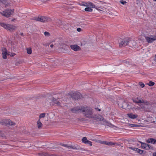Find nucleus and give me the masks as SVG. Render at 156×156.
<instances>
[{
    "label": "nucleus",
    "mask_w": 156,
    "mask_h": 156,
    "mask_svg": "<svg viewBox=\"0 0 156 156\" xmlns=\"http://www.w3.org/2000/svg\"><path fill=\"white\" fill-rule=\"evenodd\" d=\"M87 144H89L90 146H91L92 145V142L88 140V141L87 142Z\"/></svg>",
    "instance_id": "c9c22d12"
},
{
    "label": "nucleus",
    "mask_w": 156,
    "mask_h": 156,
    "mask_svg": "<svg viewBox=\"0 0 156 156\" xmlns=\"http://www.w3.org/2000/svg\"><path fill=\"white\" fill-rule=\"evenodd\" d=\"M155 139L150 138L148 140L147 142L148 143H152L154 144Z\"/></svg>",
    "instance_id": "4be33fe9"
},
{
    "label": "nucleus",
    "mask_w": 156,
    "mask_h": 156,
    "mask_svg": "<svg viewBox=\"0 0 156 156\" xmlns=\"http://www.w3.org/2000/svg\"><path fill=\"white\" fill-rule=\"evenodd\" d=\"M6 0H0V2L2 3H4L6 2Z\"/></svg>",
    "instance_id": "4c0bfd02"
},
{
    "label": "nucleus",
    "mask_w": 156,
    "mask_h": 156,
    "mask_svg": "<svg viewBox=\"0 0 156 156\" xmlns=\"http://www.w3.org/2000/svg\"><path fill=\"white\" fill-rule=\"evenodd\" d=\"M69 94L72 98L75 99H77L80 97V95L79 93H76L74 91L70 92Z\"/></svg>",
    "instance_id": "f8f14e48"
},
{
    "label": "nucleus",
    "mask_w": 156,
    "mask_h": 156,
    "mask_svg": "<svg viewBox=\"0 0 156 156\" xmlns=\"http://www.w3.org/2000/svg\"><path fill=\"white\" fill-rule=\"evenodd\" d=\"M139 84L142 88L144 87L145 86L144 84L142 82H139Z\"/></svg>",
    "instance_id": "2f4dec72"
},
{
    "label": "nucleus",
    "mask_w": 156,
    "mask_h": 156,
    "mask_svg": "<svg viewBox=\"0 0 156 156\" xmlns=\"http://www.w3.org/2000/svg\"><path fill=\"white\" fill-rule=\"evenodd\" d=\"M127 115L129 117L132 119H135L138 117L137 115L134 114L132 113L128 114Z\"/></svg>",
    "instance_id": "aec40b11"
},
{
    "label": "nucleus",
    "mask_w": 156,
    "mask_h": 156,
    "mask_svg": "<svg viewBox=\"0 0 156 156\" xmlns=\"http://www.w3.org/2000/svg\"><path fill=\"white\" fill-rule=\"evenodd\" d=\"M141 144V147L142 148L144 149L148 150L150 149L151 148V147L150 146L149 144L142 142H140Z\"/></svg>",
    "instance_id": "dca6fc26"
},
{
    "label": "nucleus",
    "mask_w": 156,
    "mask_h": 156,
    "mask_svg": "<svg viewBox=\"0 0 156 156\" xmlns=\"http://www.w3.org/2000/svg\"><path fill=\"white\" fill-rule=\"evenodd\" d=\"M53 46H54V45H53V44H51V45H50V47H51V48H53Z\"/></svg>",
    "instance_id": "79ce46f5"
},
{
    "label": "nucleus",
    "mask_w": 156,
    "mask_h": 156,
    "mask_svg": "<svg viewBox=\"0 0 156 156\" xmlns=\"http://www.w3.org/2000/svg\"><path fill=\"white\" fill-rule=\"evenodd\" d=\"M56 22L60 26H61L62 24V23L60 20H57Z\"/></svg>",
    "instance_id": "72a5a7b5"
},
{
    "label": "nucleus",
    "mask_w": 156,
    "mask_h": 156,
    "mask_svg": "<svg viewBox=\"0 0 156 156\" xmlns=\"http://www.w3.org/2000/svg\"><path fill=\"white\" fill-rule=\"evenodd\" d=\"M129 148L130 149L132 150H133L135 151L136 152H137V150L138 149V148H136V147H129Z\"/></svg>",
    "instance_id": "c85d7f7f"
},
{
    "label": "nucleus",
    "mask_w": 156,
    "mask_h": 156,
    "mask_svg": "<svg viewBox=\"0 0 156 156\" xmlns=\"http://www.w3.org/2000/svg\"><path fill=\"white\" fill-rule=\"evenodd\" d=\"M92 7H88L85 8V10L87 12H91L93 11Z\"/></svg>",
    "instance_id": "412c9836"
},
{
    "label": "nucleus",
    "mask_w": 156,
    "mask_h": 156,
    "mask_svg": "<svg viewBox=\"0 0 156 156\" xmlns=\"http://www.w3.org/2000/svg\"><path fill=\"white\" fill-rule=\"evenodd\" d=\"M153 156H156V152L154 153H153Z\"/></svg>",
    "instance_id": "a19ab883"
},
{
    "label": "nucleus",
    "mask_w": 156,
    "mask_h": 156,
    "mask_svg": "<svg viewBox=\"0 0 156 156\" xmlns=\"http://www.w3.org/2000/svg\"><path fill=\"white\" fill-rule=\"evenodd\" d=\"M39 156H46V155L43 153H39Z\"/></svg>",
    "instance_id": "e433bc0d"
},
{
    "label": "nucleus",
    "mask_w": 156,
    "mask_h": 156,
    "mask_svg": "<svg viewBox=\"0 0 156 156\" xmlns=\"http://www.w3.org/2000/svg\"><path fill=\"white\" fill-rule=\"evenodd\" d=\"M93 118L98 121H103V123L104 125L105 126L111 127L113 126V125L110 122H109L107 121L102 116L100 115H97L94 116V117Z\"/></svg>",
    "instance_id": "f03ea898"
},
{
    "label": "nucleus",
    "mask_w": 156,
    "mask_h": 156,
    "mask_svg": "<svg viewBox=\"0 0 156 156\" xmlns=\"http://www.w3.org/2000/svg\"><path fill=\"white\" fill-rule=\"evenodd\" d=\"M154 1H156V0H153Z\"/></svg>",
    "instance_id": "09e8293b"
},
{
    "label": "nucleus",
    "mask_w": 156,
    "mask_h": 156,
    "mask_svg": "<svg viewBox=\"0 0 156 156\" xmlns=\"http://www.w3.org/2000/svg\"><path fill=\"white\" fill-rule=\"evenodd\" d=\"M14 19L13 20H12L13 21H14Z\"/></svg>",
    "instance_id": "8fccbe9b"
},
{
    "label": "nucleus",
    "mask_w": 156,
    "mask_h": 156,
    "mask_svg": "<svg viewBox=\"0 0 156 156\" xmlns=\"http://www.w3.org/2000/svg\"><path fill=\"white\" fill-rule=\"evenodd\" d=\"M62 146H63L64 147H66L67 148L69 149H79V147H72V146H68L66 144H62Z\"/></svg>",
    "instance_id": "6ab92c4d"
},
{
    "label": "nucleus",
    "mask_w": 156,
    "mask_h": 156,
    "mask_svg": "<svg viewBox=\"0 0 156 156\" xmlns=\"http://www.w3.org/2000/svg\"><path fill=\"white\" fill-rule=\"evenodd\" d=\"M117 128H118V129L119 128V127H117Z\"/></svg>",
    "instance_id": "3c124183"
},
{
    "label": "nucleus",
    "mask_w": 156,
    "mask_h": 156,
    "mask_svg": "<svg viewBox=\"0 0 156 156\" xmlns=\"http://www.w3.org/2000/svg\"><path fill=\"white\" fill-rule=\"evenodd\" d=\"M136 152H138L140 154H142L143 153V151L138 148Z\"/></svg>",
    "instance_id": "473e14b6"
},
{
    "label": "nucleus",
    "mask_w": 156,
    "mask_h": 156,
    "mask_svg": "<svg viewBox=\"0 0 156 156\" xmlns=\"http://www.w3.org/2000/svg\"><path fill=\"white\" fill-rule=\"evenodd\" d=\"M35 20L42 22H48L51 21V19L49 17L44 16H39L35 18Z\"/></svg>",
    "instance_id": "0eeeda50"
},
{
    "label": "nucleus",
    "mask_w": 156,
    "mask_h": 156,
    "mask_svg": "<svg viewBox=\"0 0 156 156\" xmlns=\"http://www.w3.org/2000/svg\"><path fill=\"white\" fill-rule=\"evenodd\" d=\"M120 2L123 5H124L126 3V1L123 0L121 1Z\"/></svg>",
    "instance_id": "f704fd0d"
},
{
    "label": "nucleus",
    "mask_w": 156,
    "mask_h": 156,
    "mask_svg": "<svg viewBox=\"0 0 156 156\" xmlns=\"http://www.w3.org/2000/svg\"><path fill=\"white\" fill-rule=\"evenodd\" d=\"M156 144V139H155L154 141V144Z\"/></svg>",
    "instance_id": "37998d69"
},
{
    "label": "nucleus",
    "mask_w": 156,
    "mask_h": 156,
    "mask_svg": "<svg viewBox=\"0 0 156 156\" xmlns=\"http://www.w3.org/2000/svg\"><path fill=\"white\" fill-rule=\"evenodd\" d=\"M79 4L81 6H83L86 7L90 6L92 8H95L96 9L95 7V6L90 2H81L79 3Z\"/></svg>",
    "instance_id": "9b49d317"
},
{
    "label": "nucleus",
    "mask_w": 156,
    "mask_h": 156,
    "mask_svg": "<svg viewBox=\"0 0 156 156\" xmlns=\"http://www.w3.org/2000/svg\"><path fill=\"white\" fill-rule=\"evenodd\" d=\"M70 48L75 51H77L80 50L81 48L77 44H72L70 46Z\"/></svg>",
    "instance_id": "4468645a"
},
{
    "label": "nucleus",
    "mask_w": 156,
    "mask_h": 156,
    "mask_svg": "<svg viewBox=\"0 0 156 156\" xmlns=\"http://www.w3.org/2000/svg\"><path fill=\"white\" fill-rule=\"evenodd\" d=\"M37 127H41L42 124L40 122V119H39L37 122Z\"/></svg>",
    "instance_id": "393cba45"
},
{
    "label": "nucleus",
    "mask_w": 156,
    "mask_h": 156,
    "mask_svg": "<svg viewBox=\"0 0 156 156\" xmlns=\"http://www.w3.org/2000/svg\"><path fill=\"white\" fill-rule=\"evenodd\" d=\"M44 34L45 36L47 37H48L50 35V33L47 31H45L44 32Z\"/></svg>",
    "instance_id": "c756f323"
},
{
    "label": "nucleus",
    "mask_w": 156,
    "mask_h": 156,
    "mask_svg": "<svg viewBox=\"0 0 156 156\" xmlns=\"http://www.w3.org/2000/svg\"><path fill=\"white\" fill-rule=\"evenodd\" d=\"M97 142L101 144H106L109 146H112L114 145V144L112 142H107L106 141H103L98 140Z\"/></svg>",
    "instance_id": "2eb2a0df"
},
{
    "label": "nucleus",
    "mask_w": 156,
    "mask_h": 156,
    "mask_svg": "<svg viewBox=\"0 0 156 156\" xmlns=\"http://www.w3.org/2000/svg\"><path fill=\"white\" fill-rule=\"evenodd\" d=\"M82 108L81 107H75L71 109V110L72 112L73 113H76L77 112H81V108Z\"/></svg>",
    "instance_id": "f3484780"
},
{
    "label": "nucleus",
    "mask_w": 156,
    "mask_h": 156,
    "mask_svg": "<svg viewBox=\"0 0 156 156\" xmlns=\"http://www.w3.org/2000/svg\"><path fill=\"white\" fill-rule=\"evenodd\" d=\"M2 55L3 58L4 59L7 58V55H10L11 56H13L15 55V54L14 53H11V54H10L9 52V53H7V50L5 48L2 49Z\"/></svg>",
    "instance_id": "9d476101"
},
{
    "label": "nucleus",
    "mask_w": 156,
    "mask_h": 156,
    "mask_svg": "<svg viewBox=\"0 0 156 156\" xmlns=\"http://www.w3.org/2000/svg\"><path fill=\"white\" fill-rule=\"evenodd\" d=\"M97 109H98V111H100L101 110L100 109L98 108H97Z\"/></svg>",
    "instance_id": "49530a36"
},
{
    "label": "nucleus",
    "mask_w": 156,
    "mask_h": 156,
    "mask_svg": "<svg viewBox=\"0 0 156 156\" xmlns=\"http://www.w3.org/2000/svg\"><path fill=\"white\" fill-rule=\"evenodd\" d=\"M132 104L131 103H129L127 104L124 100H120L118 101V105L120 108H127L128 109H133L134 108L133 107L131 106Z\"/></svg>",
    "instance_id": "7ed1b4c3"
},
{
    "label": "nucleus",
    "mask_w": 156,
    "mask_h": 156,
    "mask_svg": "<svg viewBox=\"0 0 156 156\" xmlns=\"http://www.w3.org/2000/svg\"><path fill=\"white\" fill-rule=\"evenodd\" d=\"M20 35L22 36H23V33H21V34H20Z\"/></svg>",
    "instance_id": "de8ad7c7"
},
{
    "label": "nucleus",
    "mask_w": 156,
    "mask_h": 156,
    "mask_svg": "<svg viewBox=\"0 0 156 156\" xmlns=\"http://www.w3.org/2000/svg\"><path fill=\"white\" fill-rule=\"evenodd\" d=\"M142 103H144V105H150V104L149 102L146 101H144L143 100V102H142Z\"/></svg>",
    "instance_id": "cd10ccee"
},
{
    "label": "nucleus",
    "mask_w": 156,
    "mask_h": 156,
    "mask_svg": "<svg viewBox=\"0 0 156 156\" xmlns=\"http://www.w3.org/2000/svg\"><path fill=\"white\" fill-rule=\"evenodd\" d=\"M133 102L136 103H142L143 102V100L142 98L139 99V98L133 99Z\"/></svg>",
    "instance_id": "a211bd4d"
},
{
    "label": "nucleus",
    "mask_w": 156,
    "mask_h": 156,
    "mask_svg": "<svg viewBox=\"0 0 156 156\" xmlns=\"http://www.w3.org/2000/svg\"><path fill=\"white\" fill-rule=\"evenodd\" d=\"M77 30L78 32H80L81 30V29L80 28H78L77 29Z\"/></svg>",
    "instance_id": "58836bf2"
},
{
    "label": "nucleus",
    "mask_w": 156,
    "mask_h": 156,
    "mask_svg": "<svg viewBox=\"0 0 156 156\" xmlns=\"http://www.w3.org/2000/svg\"><path fill=\"white\" fill-rule=\"evenodd\" d=\"M155 83L154 82H152L151 81H150L148 83H147V84L150 86H153Z\"/></svg>",
    "instance_id": "a878e982"
},
{
    "label": "nucleus",
    "mask_w": 156,
    "mask_h": 156,
    "mask_svg": "<svg viewBox=\"0 0 156 156\" xmlns=\"http://www.w3.org/2000/svg\"><path fill=\"white\" fill-rule=\"evenodd\" d=\"M130 42L131 43H135L133 41H131L130 39L128 38L123 39L119 43V46L120 47L125 46L128 45Z\"/></svg>",
    "instance_id": "6e6552de"
},
{
    "label": "nucleus",
    "mask_w": 156,
    "mask_h": 156,
    "mask_svg": "<svg viewBox=\"0 0 156 156\" xmlns=\"http://www.w3.org/2000/svg\"><path fill=\"white\" fill-rule=\"evenodd\" d=\"M145 38L147 42L148 43H152L155 41L152 35L150 36H145Z\"/></svg>",
    "instance_id": "ddd939ff"
},
{
    "label": "nucleus",
    "mask_w": 156,
    "mask_h": 156,
    "mask_svg": "<svg viewBox=\"0 0 156 156\" xmlns=\"http://www.w3.org/2000/svg\"><path fill=\"white\" fill-rule=\"evenodd\" d=\"M153 36L155 40H156V32L155 33V35H153Z\"/></svg>",
    "instance_id": "ea45409f"
},
{
    "label": "nucleus",
    "mask_w": 156,
    "mask_h": 156,
    "mask_svg": "<svg viewBox=\"0 0 156 156\" xmlns=\"http://www.w3.org/2000/svg\"><path fill=\"white\" fill-rule=\"evenodd\" d=\"M146 111H150V109H146Z\"/></svg>",
    "instance_id": "a18cd8bd"
},
{
    "label": "nucleus",
    "mask_w": 156,
    "mask_h": 156,
    "mask_svg": "<svg viewBox=\"0 0 156 156\" xmlns=\"http://www.w3.org/2000/svg\"><path fill=\"white\" fill-rule=\"evenodd\" d=\"M129 126L130 127H140V126H139V125H135L134 126L133 124H130L129 125ZM143 126H141V127H143Z\"/></svg>",
    "instance_id": "7c9ffc66"
},
{
    "label": "nucleus",
    "mask_w": 156,
    "mask_h": 156,
    "mask_svg": "<svg viewBox=\"0 0 156 156\" xmlns=\"http://www.w3.org/2000/svg\"><path fill=\"white\" fill-rule=\"evenodd\" d=\"M154 60L156 62V55H155V57L154 58Z\"/></svg>",
    "instance_id": "c03bdc74"
},
{
    "label": "nucleus",
    "mask_w": 156,
    "mask_h": 156,
    "mask_svg": "<svg viewBox=\"0 0 156 156\" xmlns=\"http://www.w3.org/2000/svg\"><path fill=\"white\" fill-rule=\"evenodd\" d=\"M14 12L13 10L6 9L1 12L2 15L7 17H9Z\"/></svg>",
    "instance_id": "1a4fd4ad"
},
{
    "label": "nucleus",
    "mask_w": 156,
    "mask_h": 156,
    "mask_svg": "<svg viewBox=\"0 0 156 156\" xmlns=\"http://www.w3.org/2000/svg\"><path fill=\"white\" fill-rule=\"evenodd\" d=\"M47 101L50 105L51 104L52 105L56 104L57 106H61V103L56 99L52 96H50L49 98L48 99Z\"/></svg>",
    "instance_id": "423d86ee"
},
{
    "label": "nucleus",
    "mask_w": 156,
    "mask_h": 156,
    "mask_svg": "<svg viewBox=\"0 0 156 156\" xmlns=\"http://www.w3.org/2000/svg\"><path fill=\"white\" fill-rule=\"evenodd\" d=\"M81 112L86 117L90 118L94 117L92 109L90 107L87 106H82Z\"/></svg>",
    "instance_id": "f257e3e1"
},
{
    "label": "nucleus",
    "mask_w": 156,
    "mask_h": 156,
    "mask_svg": "<svg viewBox=\"0 0 156 156\" xmlns=\"http://www.w3.org/2000/svg\"><path fill=\"white\" fill-rule=\"evenodd\" d=\"M0 124L2 126H15L16 123L9 119H4L0 120Z\"/></svg>",
    "instance_id": "20e7f679"
},
{
    "label": "nucleus",
    "mask_w": 156,
    "mask_h": 156,
    "mask_svg": "<svg viewBox=\"0 0 156 156\" xmlns=\"http://www.w3.org/2000/svg\"><path fill=\"white\" fill-rule=\"evenodd\" d=\"M45 113H43L40 114L39 116V119L42 118H44L45 117Z\"/></svg>",
    "instance_id": "b1692460"
},
{
    "label": "nucleus",
    "mask_w": 156,
    "mask_h": 156,
    "mask_svg": "<svg viewBox=\"0 0 156 156\" xmlns=\"http://www.w3.org/2000/svg\"><path fill=\"white\" fill-rule=\"evenodd\" d=\"M27 52L29 54H30L32 53V50L31 48H27Z\"/></svg>",
    "instance_id": "bb28decb"
},
{
    "label": "nucleus",
    "mask_w": 156,
    "mask_h": 156,
    "mask_svg": "<svg viewBox=\"0 0 156 156\" xmlns=\"http://www.w3.org/2000/svg\"><path fill=\"white\" fill-rule=\"evenodd\" d=\"M0 25L5 29L11 31L15 30L17 28L14 25L10 24H6L3 23H0Z\"/></svg>",
    "instance_id": "39448f33"
},
{
    "label": "nucleus",
    "mask_w": 156,
    "mask_h": 156,
    "mask_svg": "<svg viewBox=\"0 0 156 156\" xmlns=\"http://www.w3.org/2000/svg\"><path fill=\"white\" fill-rule=\"evenodd\" d=\"M82 141L85 144H87L88 141L86 137H83L82 139Z\"/></svg>",
    "instance_id": "5701e85b"
}]
</instances>
